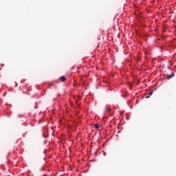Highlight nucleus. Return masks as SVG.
Instances as JSON below:
<instances>
[{
  "instance_id": "3",
  "label": "nucleus",
  "mask_w": 176,
  "mask_h": 176,
  "mask_svg": "<svg viewBox=\"0 0 176 176\" xmlns=\"http://www.w3.org/2000/svg\"><path fill=\"white\" fill-rule=\"evenodd\" d=\"M153 94V91H151L149 93V96H146V98H149V97H151V96H152Z\"/></svg>"
},
{
  "instance_id": "4",
  "label": "nucleus",
  "mask_w": 176,
  "mask_h": 176,
  "mask_svg": "<svg viewBox=\"0 0 176 176\" xmlns=\"http://www.w3.org/2000/svg\"><path fill=\"white\" fill-rule=\"evenodd\" d=\"M94 127H95V129H99L100 125H98V124H96L94 125Z\"/></svg>"
},
{
  "instance_id": "1",
  "label": "nucleus",
  "mask_w": 176,
  "mask_h": 176,
  "mask_svg": "<svg viewBox=\"0 0 176 176\" xmlns=\"http://www.w3.org/2000/svg\"><path fill=\"white\" fill-rule=\"evenodd\" d=\"M174 75H175L174 73H171L170 75L167 76V78L171 79V78H173Z\"/></svg>"
},
{
  "instance_id": "5",
  "label": "nucleus",
  "mask_w": 176,
  "mask_h": 176,
  "mask_svg": "<svg viewBox=\"0 0 176 176\" xmlns=\"http://www.w3.org/2000/svg\"><path fill=\"white\" fill-rule=\"evenodd\" d=\"M109 111H111V109H106V110H105L106 113H107V112H109Z\"/></svg>"
},
{
  "instance_id": "2",
  "label": "nucleus",
  "mask_w": 176,
  "mask_h": 176,
  "mask_svg": "<svg viewBox=\"0 0 176 176\" xmlns=\"http://www.w3.org/2000/svg\"><path fill=\"white\" fill-rule=\"evenodd\" d=\"M60 80H61V82H65L66 78L63 76L61 77H60Z\"/></svg>"
}]
</instances>
